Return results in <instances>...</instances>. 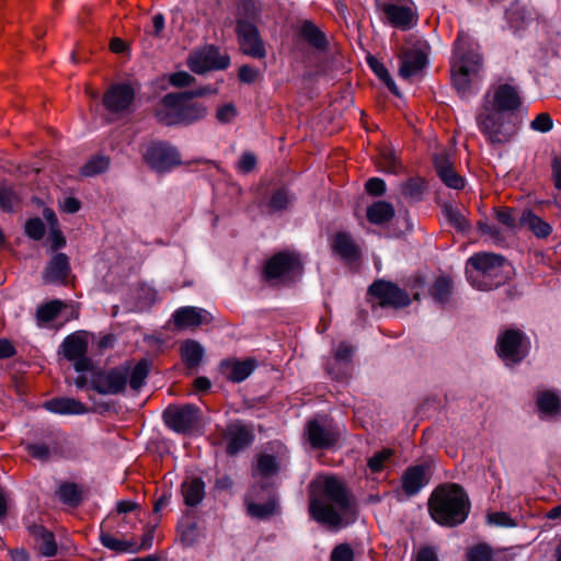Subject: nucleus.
I'll return each instance as SVG.
<instances>
[{
	"mask_svg": "<svg viewBox=\"0 0 561 561\" xmlns=\"http://www.w3.org/2000/svg\"><path fill=\"white\" fill-rule=\"evenodd\" d=\"M28 533L34 538L36 547L44 557H54L57 553L55 536L42 525L32 524Z\"/></svg>",
	"mask_w": 561,
	"mask_h": 561,
	"instance_id": "26",
	"label": "nucleus"
},
{
	"mask_svg": "<svg viewBox=\"0 0 561 561\" xmlns=\"http://www.w3.org/2000/svg\"><path fill=\"white\" fill-rule=\"evenodd\" d=\"M354 553L346 543L336 546L331 553V561H353Z\"/></svg>",
	"mask_w": 561,
	"mask_h": 561,
	"instance_id": "60",
	"label": "nucleus"
},
{
	"mask_svg": "<svg viewBox=\"0 0 561 561\" xmlns=\"http://www.w3.org/2000/svg\"><path fill=\"white\" fill-rule=\"evenodd\" d=\"M128 376V365H122L108 370L100 369L92 375L90 387L100 394H118L125 390Z\"/></svg>",
	"mask_w": 561,
	"mask_h": 561,
	"instance_id": "9",
	"label": "nucleus"
},
{
	"mask_svg": "<svg viewBox=\"0 0 561 561\" xmlns=\"http://www.w3.org/2000/svg\"><path fill=\"white\" fill-rule=\"evenodd\" d=\"M483 68L480 45L469 36L459 33L453 44L450 79L454 89L461 99L478 93Z\"/></svg>",
	"mask_w": 561,
	"mask_h": 561,
	"instance_id": "2",
	"label": "nucleus"
},
{
	"mask_svg": "<svg viewBox=\"0 0 561 561\" xmlns=\"http://www.w3.org/2000/svg\"><path fill=\"white\" fill-rule=\"evenodd\" d=\"M70 271L69 257L65 253H56L43 272V280L46 284H65Z\"/></svg>",
	"mask_w": 561,
	"mask_h": 561,
	"instance_id": "20",
	"label": "nucleus"
},
{
	"mask_svg": "<svg viewBox=\"0 0 561 561\" xmlns=\"http://www.w3.org/2000/svg\"><path fill=\"white\" fill-rule=\"evenodd\" d=\"M61 301L53 300L44 304L37 309L36 317L39 322H49L54 320L61 310Z\"/></svg>",
	"mask_w": 561,
	"mask_h": 561,
	"instance_id": "51",
	"label": "nucleus"
},
{
	"mask_svg": "<svg viewBox=\"0 0 561 561\" xmlns=\"http://www.w3.org/2000/svg\"><path fill=\"white\" fill-rule=\"evenodd\" d=\"M234 32L238 38L240 50L244 55L256 59L265 58V45L256 24H250L241 21L236 24Z\"/></svg>",
	"mask_w": 561,
	"mask_h": 561,
	"instance_id": "13",
	"label": "nucleus"
},
{
	"mask_svg": "<svg viewBox=\"0 0 561 561\" xmlns=\"http://www.w3.org/2000/svg\"><path fill=\"white\" fill-rule=\"evenodd\" d=\"M552 127L553 121L548 113H540L530 122V128L536 131L547 133L551 130Z\"/></svg>",
	"mask_w": 561,
	"mask_h": 561,
	"instance_id": "56",
	"label": "nucleus"
},
{
	"mask_svg": "<svg viewBox=\"0 0 561 561\" xmlns=\"http://www.w3.org/2000/svg\"><path fill=\"white\" fill-rule=\"evenodd\" d=\"M150 368L151 363L147 358L140 359L133 369L129 368L127 381L133 390H139L144 386L150 373Z\"/></svg>",
	"mask_w": 561,
	"mask_h": 561,
	"instance_id": "41",
	"label": "nucleus"
},
{
	"mask_svg": "<svg viewBox=\"0 0 561 561\" xmlns=\"http://www.w3.org/2000/svg\"><path fill=\"white\" fill-rule=\"evenodd\" d=\"M168 80L169 83L174 88H185L195 82V78L184 70L170 73Z\"/></svg>",
	"mask_w": 561,
	"mask_h": 561,
	"instance_id": "55",
	"label": "nucleus"
},
{
	"mask_svg": "<svg viewBox=\"0 0 561 561\" xmlns=\"http://www.w3.org/2000/svg\"><path fill=\"white\" fill-rule=\"evenodd\" d=\"M414 561H439L437 551L432 546H424L419 549Z\"/></svg>",
	"mask_w": 561,
	"mask_h": 561,
	"instance_id": "64",
	"label": "nucleus"
},
{
	"mask_svg": "<svg viewBox=\"0 0 561 561\" xmlns=\"http://www.w3.org/2000/svg\"><path fill=\"white\" fill-rule=\"evenodd\" d=\"M230 56L221 53L214 44L206 45L202 50L192 54L187 59V66L196 75L208 71L226 70L230 66Z\"/></svg>",
	"mask_w": 561,
	"mask_h": 561,
	"instance_id": "7",
	"label": "nucleus"
},
{
	"mask_svg": "<svg viewBox=\"0 0 561 561\" xmlns=\"http://www.w3.org/2000/svg\"><path fill=\"white\" fill-rule=\"evenodd\" d=\"M379 167L383 172L397 174L402 170V164L396 152L389 148L383 147L379 149Z\"/></svg>",
	"mask_w": 561,
	"mask_h": 561,
	"instance_id": "44",
	"label": "nucleus"
},
{
	"mask_svg": "<svg viewBox=\"0 0 561 561\" xmlns=\"http://www.w3.org/2000/svg\"><path fill=\"white\" fill-rule=\"evenodd\" d=\"M298 35L306 41L311 47L323 50L328 47L329 41L324 32H322L312 21L304 20L298 30Z\"/></svg>",
	"mask_w": 561,
	"mask_h": 561,
	"instance_id": "28",
	"label": "nucleus"
},
{
	"mask_svg": "<svg viewBox=\"0 0 561 561\" xmlns=\"http://www.w3.org/2000/svg\"><path fill=\"white\" fill-rule=\"evenodd\" d=\"M368 295L377 298L381 307L403 308L408 307L411 302L405 290L398 287L394 283L385 279H376L368 287Z\"/></svg>",
	"mask_w": 561,
	"mask_h": 561,
	"instance_id": "12",
	"label": "nucleus"
},
{
	"mask_svg": "<svg viewBox=\"0 0 561 561\" xmlns=\"http://www.w3.org/2000/svg\"><path fill=\"white\" fill-rule=\"evenodd\" d=\"M442 211L446 220L453 226L458 232H467L471 226L466 219L459 208L451 202H445L442 204Z\"/></svg>",
	"mask_w": 561,
	"mask_h": 561,
	"instance_id": "36",
	"label": "nucleus"
},
{
	"mask_svg": "<svg viewBox=\"0 0 561 561\" xmlns=\"http://www.w3.org/2000/svg\"><path fill=\"white\" fill-rule=\"evenodd\" d=\"M18 204L19 197L14 190L8 185H0V208L5 213H11Z\"/></svg>",
	"mask_w": 561,
	"mask_h": 561,
	"instance_id": "50",
	"label": "nucleus"
},
{
	"mask_svg": "<svg viewBox=\"0 0 561 561\" xmlns=\"http://www.w3.org/2000/svg\"><path fill=\"white\" fill-rule=\"evenodd\" d=\"M367 65L371 69V71L376 75V77L380 80L381 78H385L387 73H389V70L387 67L380 62L375 56H368L367 57Z\"/></svg>",
	"mask_w": 561,
	"mask_h": 561,
	"instance_id": "63",
	"label": "nucleus"
},
{
	"mask_svg": "<svg viewBox=\"0 0 561 561\" xmlns=\"http://www.w3.org/2000/svg\"><path fill=\"white\" fill-rule=\"evenodd\" d=\"M24 231L28 238L38 241L45 234V225L41 218L34 217L25 222Z\"/></svg>",
	"mask_w": 561,
	"mask_h": 561,
	"instance_id": "53",
	"label": "nucleus"
},
{
	"mask_svg": "<svg viewBox=\"0 0 561 561\" xmlns=\"http://www.w3.org/2000/svg\"><path fill=\"white\" fill-rule=\"evenodd\" d=\"M300 268L301 263L297 255L279 252L266 262L264 275L267 279H275Z\"/></svg>",
	"mask_w": 561,
	"mask_h": 561,
	"instance_id": "19",
	"label": "nucleus"
},
{
	"mask_svg": "<svg viewBox=\"0 0 561 561\" xmlns=\"http://www.w3.org/2000/svg\"><path fill=\"white\" fill-rule=\"evenodd\" d=\"M255 367L256 362L251 358L245 360L226 359L220 364L222 374L232 382H242L254 371Z\"/></svg>",
	"mask_w": 561,
	"mask_h": 561,
	"instance_id": "24",
	"label": "nucleus"
},
{
	"mask_svg": "<svg viewBox=\"0 0 561 561\" xmlns=\"http://www.w3.org/2000/svg\"><path fill=\"white\" fill-rule=\"evenodd\" d=\"M466 276L477 289L489 290L491 286V253L479 252L469 257L466 264Z\"/></svg>",
	"mask_w": 561,
	"mask_h": 561,
	"instance_id": "14",
	"label": "nucleus"
},
{
	"mask_svg": "<svg viewBox=\"0 0 561 561\" xmlns=\"http://www.w3.org/2000/svg\"><path fill=\"white\" fill-rule=\"evenodd\" d=\"M454 293V282L449 276H438L430 288V295L436 304L446 305Z\"/></svg>",
	"mask_w": 561,
	"mask_h": 561,
	"instance_id": "32",
	"label": "nucleus"
},
{
	"mask_svg": "<svg viewBox=\"0 0 561 561\" xmlns=\"http://www.w3.org/2000/svg\"><path fill=\"white\" fill-rule=\"evenodd\" d=\"M224 436L227 440L226 453L229 456H236L248 448L254 440L252 430L239 421L229 424Z\"/></svg>",
	"mask_w": 561,
	"mask_h": 561,
	"instance_id": "17",
	"label": "nucleus"
},
{
	"mask_svg": "<svg viewBox=\"0 0 561 561\" xmlns=\"http://www.w3.org/2000/svg\"><path fill=\"white\" fill-rule=\"evenodd\" d=\"M181 491L187 506H197L205 497V483L201 478H192L182 483Z\"/></svg>",
	"mask_w": 561,
	"mask_h": 561,
	"instance_id": "29",
	"label": "nucleus"
},
{
	"mask_svg": "<svg viewBox=\"0 0 561 561\" xmlns=\"http://www.w3.org/2000/svg\"><path fill=\"white\" fill-rule=\"evenodd\" d=\"M180 352L183 363L190 369L198 367L205 354L202 344L195 340L184 341Z\"/></svg>",
	"mask_w": 561,
	"mask_h": 561,
	"instance_id": "30",
	"label": "nucleus"
},
{
	"mask_svg": "<svg viewBox=\"0 0 561 561\" xmlns=\"http://www.w3.org/2000/svg\"><path fill=\"white\" fill-rule=\"evenodd\" d=\"M366 191L374 196H381L386 192V183L379 178H371L365 184Z\"/></svg>",
	"mask_w": 561,
	"mask_h": 561,
	"instance_id": "62",
	"label": "nucleus"
},
{
	"mask_svg": "<svg viewBox=\"0 0 561 561\" xmlns=\"http://www.w3.org/2000/svg\"><path fill=\"white\" fill-rule=\"evenodd\" d=\"M174 325L180 329L195 328L203 323L211 321V316L208 311L197 307H182L179 308L172 316Z\"/></svg>",
	"mask_w": 561,
	"mask_h": 561,
	"instance_id": "21",
	"label": "nucleus"
},
{
	"mask_svg": "<svg viewBox=\"0 0 561 561\" xmlns=\"http://www.w3.org/2000/svg\"><path fill=\"white\" fill-rule=\"evenodd\" d=\"M153 115L164 126H190L206 117L207 107L181 91L169 92L156 103Z\"/></svg>",
	"mask_w": 561,
	"mask_h": 561,
	"instance_id": "4",
	"label": "nucleus"
},
{
	"mask_svg": "<svg viewBox=\"0 0 561 561\" xmlns=\"http://www.w3.org/2000/svg\"><path fill=\"white\" fill-rule=\"evenodd\" d=\"M332 250L342 260L353 263L360 256V249L347 232H337L332 242Z\"/></svg>",
	"mask_w": 561,
	"mask_h": 561,
	"instance_id": "25",
	"label": "nucleus"
},
{
	"mask_svg": "<svg viewBox=\"0 0 561 561\" xmlns=\"http://www.w3.org/2000/svg\"><path fill=\"white\" fill-rule=\"evenodd\" d=\"M305 435L312 449H331L339 440L340 434L330 424H322L317 419L307 421Z\"/></svg>",
	"mask_w": 561,
	"mask_h": 561,
	"instance_id": "16",
	"label": "nucleus"
},
{
	"mask_svg": "<svg viewBox=\"0 0 561 561\" xmlns=\"http://www.w3.org/2000/svg\"><path fill=\"white\" fill-rule=\"evenodd\" d=\"M393 206L385 201L373 203L366 210L369 222L374 225H382L389 222L394 217Z\"/></svg>",
	"mask_w": 561,
	"mask_h": 561,
	"instance_id": "31",
	"label": "nucleus"
},
{
	"mask_svg": "<svg viewBox=\"0 0 561 561\" xmlns=\"http://www.w3.org/2000/svg\"><path fill=\"white\" fill-rule=\"evenodd\" d=\"M496 353L505 365L520 363L528 354L527 339L518 329H507L497 336Z\"/></svg>",
	"mask_w": 561,
	"mask_h": 561,
	"instance_id": "5",
	"label": "nucleus"
},
{
	"mask_svg": "<svg viewBox=\"0 0 561 561\" xmlns=\"http://www.w3.org/2000/svg\"><path fill=\"white\" fill-rule=\"evenodd\" d=\"M491 88L488 89L483 96V103L478 108L476 114V123L485 137V140H491Z\"/></svg>",
	"mask_w": 561,
	"mask_h": 561,
	"instance_id": "33",
	"label": "nucleus"
},
{
	"mask_svg": "<svg viewBox=\"0 0 561 561\" xmlns=\"http://www.w3.org/2000/svg\"><path fill=\"white\" fill-rule=\"evenodd\" d=\"M277 502L275 499H268L265 503H249L247 506L248 514L252 517L264 519L274 514Z\"/></svg>",
	"mask_w": 561,
	"mask_h": 561,
	"instance_id": "48",
	"label": "nucleus"
},
{
	"mask_svg": "<svg viewBox=\"0 0 561 561\" xmlns=\"http://www.w3.org/2000/svg\"><path fill=\"white\" fill-rule=\"evenodd\" d=\"M433 162L437 175L450 188L460 190L465 186V180L454 170L453 163L447 153H436Z\"/></svg>",
	"mask_w": 561,
	"mask_h": 561,
	"instance_id": "22",
	"label": "nucleus"
},
{
	"mask_svg": "<svg viewBox=\"0 0 561 561\" xmlns=\"http://www.w3.org/2000/svg\"><path fill=\"white\" fill-rule=\"evenodd\" d=\"M506 18L511 24V26L518 31L527 25L528 22L531 21V14L526 9V7L520 5L519 3H514L506 11Z\"/></svg>",
	"mask_w": 561,
	"mask_h": 561,
	"instance_id": "42",
	"label": "nucleus"
},
{
	"mask_svg": "<svg viewBox=\"0 0 561 561\" xmlns=\"http://www.w3.org/2000/svg\"><path fill=\"white\" fill-rule=\"evenodd\" d=\"M259 76L260 71L250 65H242L238 70V79L242 83L252 84Z\"/></svg>",
	"mask_w": 561,
	"mask_h": 561,
	"instance_id": "59",
	"label": "nucleus"
},
{
	"mask_svg": "<svg viewBox=\"0 0 561 561\" xmlns=\"http://www.w3.org/2000/svg\"><path fill=\"white\" fill-rule=\"evenodd\" d=\"M293 201V195L285 187H278L273 191L272 196L267 203L271 211L285 210Z\"/></svg>",
	"mask_w": 561,
	"mask_h": 561,
	"instance_id": "47",
	"label": "nucleus"
},
{
	"mask_svg": "<svg viewBox=\"0 0 561 561\" xmlns=\"http://www.w3.org/2000/svg\"><path fill=\"white\" fill-rule=\"evenodd\" d=\"M374 5L377 11L385 14L387 22L394 28L409 31L417 24L419 13L414 2L397 4L375 0Z\"/></svg>",
	"mask_w": 561,
	"mask_h": 561,
	"instance_id": "10",
	"label": "nucleus"
},
{
	"mask_svg": "<svg viewBox=\"0 0 561 561\" xmlns=\"http://www.w3.org/2000/svg\"><path fill=\"white\" fill-rule=\"evenodd\" d=\"M495 211V218L500 224H502L507 230H513L516 226V218L513 215V209L511 208H499L494 209Z\"/></svg>",
	"mask_w": 561,
	"mask_h": 561,
	"instance_id": "57",
	"label": "nucleus"
},
{
	"mask_svg": "<svg viewBox=\"0 0 561 561\" xmlns=\"http://www.w3.org/2000/svg\"><path fill=\"white\" fill-rule=\"evenodd\" d=\"M136 91L130 83L111 84L103 94L102 104L111 115L122 117L131 112Z\"/></svg>",
	"mask_w": 561,
	"mask_h": 561,
	"instance_id": "6",
	"label": "nucleus"
},
{
	"mask_svg": "<svg viewBox=\"0 0 561 561\" xmlns=\"http://www.w3.org/2000/svg\"><path fill=\"white\" fill-rule=\"evenodd\" d=\"M56 494L62 503L72 507L78 506L82 501L81 490L73 482L61 483Z\"/></svg>",
	"mask_w": 561,
	"mask_h": 561,
	"instance_id": "43",
	"label": "nucleus"
},
{
	"mask_svg": "<svg viewBox=\"0 0 561 561\" xmlns=\"http://www.w3.org/2000/svg\"><path fill=\"white\" fill-rule=\"evenodd\" d=\"M398 75L401 79L407 81H410L413 77L421 75L428 65V54L426 49L420 46L402 48L398 55Z\"/></svg>",
	"mask_w": 561,
	"mask_h": 561,
	"instance_id": "15",
	"label": "nucleus"
},
{
	"mask_svg": "<svg viewBox=\"0 0 561 561\" xmlns=\"http://www.w3.org/2000/svg\"><path fill=\"white\" fill-rule=\"evenodd\" d=\"M431 517L439 525H461L470 512V501L462 486L448 483L437 486L428 499Z\"/></svg>",
	"mask_w": 561,
	"mask_h": 561,
	"instance_id": "3",
	"label": "nucleus"
},
{
	"mask_svg": "<svg viewBox=\"0 0 561 561\" xmlns=\"http://www.w3.org/2000/svg\"><path fill=\"white\" fill-rule=\"evenodd\" d=\"M519 225L527 227L537 238H547L552 231L551 226L531 210L523 213Z\"/></svg>",
	"mask_w": 561,
	"mask_h": 561,
	"instance_id": "34",
	"label": "nucleus"
},
{
	"mask_svg": "<svg viewBox=\"0 0 561 561\" xmlns=\"http://www.w3.org/2000/svg\"><path fill=\"white\" fill-rule=\"evenodd\" d=\"M468 561H491V547L488 543H478L467 551Z\"/></svg>",
	"mask_w": 561,
	"mask_h": 561,
	"instance_id": "54",
	"label": "nucleus"
},
{
	"mask_svg": "<svg viewBox=\"0 0 561 561\" xmlns=\"http://www.w3.org/2000/svg\"><path fill=\"white\" fill-rule=\"evenodd\" d=\"M28 454L38 460L47 461L50 457V449L46 444H28Z\"/></svg>",
	"mask_w": 561,
	"mask_h": 561,
	"instance_id": "61",
	"label": "nucleus"
},
{
	"mask_svg": "<svg viewBox=\"0 0 561 561\" xmlns=\"http://www.w3.org/2000/svg\"><path fill=\"white\" fill-rule=\"evenodd\" d=\"M522 106V98L513 83H500L493 91V110L513 113Z\"/></svg>",
	"mask_w": 561,
	"mask_h": 561,
	"instance_id": "18",
	"label": "nucleus"
},
{
	"mask_svg": "<svg viewBox=\"0 0 561 561\" xmlns=\"http://www.w3.org/2000/svg\"><path fill=\"white\" fill-rule=\"evenodd\" d=\"M256 470L263 477L275 476L279 471V465L275 456L263 454L257 458Z\"/></svg>",
	"mask_w": 561,
	"mask_h": 561,
	"instance_id": "49",
	"label": "nucleus"
},
{
	"mask_svg": "<svg viewBox=\"0 0 561 561\" xmlns=\"http://www.w3.org/2000/svg\"><path fill=\"white\" fill-rule=\"evenodd\" d=\"M427 481L426 466H411L407 468L401 477L402 490L408 496H413L421 491Z\"/></svg>",
	"mask_w": 561,
	"mask_h": 561,
	"instance_id": "23",
	"label": "nucleus"
},
{
	"mask_svg": "<svg viewBox=\"0 0 561 561\" xmlns=\"http://www.w3.org/2000/svg\"><path fill=\"white\" fill-rule=\"evenodd\" d=\"M392 450L383 448L380 451L375 453L367 461V467L371 472H380L385 468V462L388 461L392 456Z\"/></svg>",
	"mask_w": 561,
	"mask_h": 561,
	"instance_id": "52",
	"label": "nucleus"
},
{
	"mask_svg": "<svg viewBox=\"0 0 561 561\" xmlns=\"http://www.w3.org/2000/svg\"><path fill=\"white\" fill-rule=\"evenodd\" d=\"M46 410L57 414H73L80 415L88 412L83 403L67 397L54 398L45 402Z\"/></svg>",
	"mask_w": 561,
	"mask_h": 561,
	"instance_id": "27",
	"label": "nucleus"
},
{
	"mask_svg": "<svg viewBox=\"0 0 561 561\" xmlns=\"http://www.w3.org/2000/svg\"><path fill=\"white\" fill-rule=\"evenodd\" d=\"M425 181L422 178H410L401 185V193L409 203H419L423 199Z\"/></svg>",
	"mask_w": 561,
	"mask_h": 561,
	"instance_id": "39",
	"label": "nucleus"
},
{
	"mask_svg": "<svg viewBox=\"0 0 561 561\" xmlns=\"http://www.w3.org/2000/svg\"><path fill=\"white\" fill-rule=\"evenodd\" d=\"M145 161L158 173H164L182 163L176 148L167 142H151L145 152Z\"/></svg>",
	"mask_w": 561,
	"mask_h": 561,
	"instance_id": "11",
	"label": "nucleus"
},
{
	"mask_svg": "<svg viewBox=\"0 0 561 561\" xmlns=\"http://www.w3.org/2000/svg\"><path fill=\"white\" fill-rule=\"evenodd\" d=\"M260 7L257 0H240L238 3V16L236 24L243 21L245 23L257 24L260 21Z\"/></svg>",
	"mask_w": 561,
	"mask_h": 561,
	"instance_id": "40",
	"label": "nucleus"
},
{
	"mask_svg": "<svg viewBox=\"0 0 561 561\" xmlns=\"http://www.w3.org/2000/svg\"><path fill=\"white\" fill-rule=\"evenodd\" d=\"M537 407L546 415L561 413V398L553 391H541L537 396Z\"/></svg>",
	"mask_w": 561,
	"mask_h": 561,
	"instance_id": "38",
	"label": "nucleus"
},
{
	"mask_svg": "<svg viewBox=\"0 0 561 561\" xmlns=\"http://www.w3.org/2000/svg\"><path fill=\"white\" fill-rule=\"evenodd\" d=\"M100 541L105 548L115 552L139 551V548H135V542L116 539L111 534L105 533L103 530L100 533Z\"/></svg>",
	"mask_w": 561,
	"mask_h": 561,
	"instance_id": "46",
	"label": "nucleus"
},
{
	"mask_svg": "<svg viewBox=\"0 0 561 561\" xmlns=\"http://www.w3.org/2000/svg\"><path fill=\"white\" fill-rule=\"evenodd\" d=\"M202 411L194 404L169 405L163 412L165 425L179 434L195 430L201 422Z\"/></svg>",
	"mask_w": 561,
	"mask_h": 561,
	"instance_id": "8",
	"label": "nucleus"
},
{
	"mask_svg": "<svg viewBox=\"0 0 561 561\" xmlns=\"http://www.w3.org/2000/svg\"><path fill=\"white\" fill-rule=\"evenodd\" d=\"M108 167L110 158L104 154H96L80 168V174L83 176H95L104 173Z\"/></svg>",
	"mask_w": 561,
	"mask_h": 561,
	"instance_id": "45",
	"label": "nucleus"
},
{
	"mask_svg": "<svg viewBox=\"0 0 561 561\" xmlns=\"http://www.w3.org/2000/svg\"><path fill=\"white\" fill-rule=\"evenodd\" d=\"M61 348L64 356L68 360H72L87 354L88 343L82 336L78 334H71L64 340Z\"/></svg>",
	"mask_w": 561,
	"mask_h": 561,
	"instance_id": "37",
	"label": "nucleus"
},
{
	"mask_svg": "<svg viewBox=\"0 0 561 561\" xmlns=\"http://www.w3.org/2000/svg\"><path fill=\"white\" fill-rule=\"evenodd\" d=\"M355 513V500L339 478L329 476L310 483L309 514L317 523L337 529L343 516Z\"/></svg>",
	"mask_w": 561,
	"mask_h": 561,
	"instance_id": "1",
	"label": "nucleus"
},
{
	"mask_svg": "<svg viewBox=\"0 0 561 561\" xmlns=\"http://www.w3.org/2000/svg\"><path fill=\"white\" fill-rule=\"evenodd\" d=\"M515 270L502 255L493 253V287H499L513 278Z\"/></svg>",
	"mask_w": 561,
	"mask_h": 561,
	"instance_id": "35",
	"label": "nucleus"
},
{
	"mask_svg": "<svg viewBox=\"0 0 561 561\" xmlns=\"http://www.w3.org/2000/svg\"><path fill=\"white\" fill-rule=\"evenodd\" d=\"M237 115V107L232 103H226L219 106L216 112V118L222 124L232 122Z\"/></svg>",
	"mask_w": 561,
	"mask_h": 561,
	"instance_id": "58",
	"label": "nucleus"
}]
</instances>
